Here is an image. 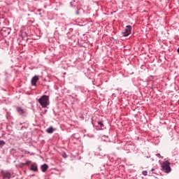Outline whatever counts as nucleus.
<instances>
[{
	"instance_id": "obj_1",
	"label": "nucleus",
	"mask_w": 179,
	"mask_h": 179,
	"mask_svg": "<svg viewBox=\"0 0 179 179\" xmlns=\"http://www.w3.org/2000/svg\"><path fill=\"white\" fill-rule=\"evenodd\" d=\"M40 106H41L42 108H47L48 106H50V96L48 95H43L38 100Z\"/></svg>"
},
{
	"instance_id": "obj_2",
	"label": "nucleus",
	"mask_w": 179,
	"mask_h": 179,
	"mask_svg": "<svg viewBox=\"0 0 179 179\" xmlns=\"http://www.w3.org/2000/svg\"><path fill=\"white\" fill-rule=\"evenodd\" d=\"M162 170L164 171V173H166V174H169L171 171V167L170 166V162L165 161L162 162Z\"/></svg>"
},
{
	"instance_id": "obj_3",
	"label": "nucleus",
	"mask_w": 179,
	"mask_h": 179,
	"mask_svg": "<svg viewBox=\"0 0 179 179\" xmlns=\"http://www.w3.org/2000/svg\"><path fill=\"white\" fill-rule=\"evenodd\" d=\"M131 33H132V26L127 25L126 26L124 31L122 32V34L123 37H128Z\"/></svg>"
},
{
	"instance_id": "obj_4",
	"label": "nucleus",
	"mask_w": 179,
	"mask_h": 179,
	"mask_svg": "<svg viewBox=\"0 0 179 179\" xmlns=\"http://www.w3.org/2000/svg\"><path fill=\"white\" fill-rule=\"evenodd\" d=\"M38 81V76H34L32 78H31V85L32 86H37V82Z\"/></svg>"
},
{
	"instance_id": "obj_5",
	"label": "nucleus",
	"mask_w": 179,
	"mask_h": 179,
	"mask_svg": "<svg viewBox=\"0 0 179 179\" xmlns=\"http://www.w3.org/2000/svg\"><path fill=\"white\" fill-rule=\"evenodd\" d=\"M17 112L18 113V114H20V115H23V114L26 113V111H24L22 107H19V106L17 107Z\"/></svg>"
},
{
	"instance_id": "obj_6",
	"label": "nucleus",
	"mask_w": 179,
	"mask_h": 179,
	"mask_svg": "<svg viewBox=\"0 0 179 179\" xmlns=\"http://www.w3.org/2000/svg\"><path fill=\"white\" fill-rule=\"evenodd\" d=\"M41 170L43 173H45L48 170V165L47 164L41 165Z\"/></svg>"
},
{
	"instance_id": "obj_7",
	"label": "nucleus",
	"mask_w": 179,
	"mask_h": 179,
	"mask_svg": "<svg viewBox=\"0 0 179 179\" xmlns=\"http://www.w3.org/2000/svg\"><path fill=\"white\" fill-rule=\"evenodd\" d=\"M3 178H10V173L9 172H2Z\"/></svg>"
},
{
	"instance_id": "obj_8",
	"label": "nucleus",
	"mask_w": 179,
	"mask_h": 179,
	"mask_svg": "<svg viewBox=\"0 0 179 179\" xmlns=\"http://www.w3.org/2000/svg\"><path fill=\"white\" fill-rule=\"evenodd\" d=\"M31 171H38V168L37 167L36 164H32L31 166Z\"/></svg>"
},
{
	"instance_id": "obj_9",
	"label": "nucleus",
	"mask_w": 179,
	"mask_h": 179,
	"mask_svg": "<svg viewBox=\"0 0 179 179\" xmlns=\"http://www.w3.org/2000/svg\"><path fill=\"white\" fill-rule=\"evenodd\" d=\"M46 132H48V134H52V132H54V129L52 127H50L46 129Z\"/></svg>"
},
{
	"instance_id": "obj_10",
	"label": "nucleus",
	"mask_w": 179,
	"mask_h": 179,
	"mask_svg": "<svg viewBox=\"0 0 179 179\" xmlns=\"http://www.w3.org/2000/svg\"><path fill=\"white\" fill-rule=\"evenodd\" d=\"M98 125H99L100 128H103L104 124L103 123V120L99 121Z\"/></svg>"
},
{
	"instance_id": "obj_11",
	"label": "nucleus",
	"mask_w": 179,
	"mask_h": 179,
	"mask_svg": "<svg viewBox=\"0 0 179 179\" xmlns=\"http://www.w3.org/2000/svg\"><path fill=\"white\" fill-rule=\"evenodd\" d=\"M20 167H24L26 166V163L20 162L19 164Z\"/></svg>"
},
{
	"instance_id": "obj_12",
	"label": "nucleus",
	"mask_w": 179,
	"mask_h": 179,
	"mask_svg": "<svg viewBox=\"0 0 179 179\" xmlns=\"http://www.w3.org/2000/svg\"><path fill=\"white\" fill-rule=\"evenodd\" d=\"M5 141H0V147H2V146H3V145H5Z\"/></svg>"
},
{
	"instance_id": "obj_13",
	"label": "nucleus",
	"mask_w": 179,
	"mask_h": 179,
	"mask_svg": "<svg viewBox=\"0 0 179 179\" xmlns=\"http://www.w3.org/2000/svg\"><path fill=\"white\" fill-rule=\"evenodd\" d=\"M31 164V161H27L25 162V166H30Z\"/></svg>"
},
{
	"instance_id": "obj_14",
	"label": "nucleus",
	"mask_w": 179,
	"mask_h": 179,
	"mask_svg": "<svg viewBox=\"0 0 179 179\" xmlns=\"http://www.w3.org/2000/svg\"><path fill=\"white\" fill-rule=\"evenodd\" d=\"M142 174H143V176H148V171H142Z\"/></svg>"
},
{
	"instance_id": "obj_15",
	"label": "nucleus",
	"mask_w": 179,
	"mask_h": 179,
	"mask_svg": "<svg viewBox=\"0 0 179 179\" xmlns=\"http://www.w3.org/2000/svg\"><path fill=\"white\" fill-rule=\"evenodd\" d=\"M156 156H157V157H159V159H160V158L163 159V157H162V155H161L159 153H157V154L156 155Z\"/></svg>"
},
{
	"instance_id": "obj_16",
	"label": "nucleus",
	"mask_w": 179,
	"mask_h": 179,
	"mask_svg": "<svg viewBox=\"0 0 179 179\" xmlns=\"http://www.w3.org/2000/svg\"><path fill=\"white\" fill-rule=\"evenodd\" d=\"M76 15H79V10H76Z\"/></svg>"
},
{
	"instance_id": "obj_17",
	"label": "nucleus",
	"mask_w": 179,
	"mask_h": 179,
	"mask_svg": "<svg viewBox=\"0 0 179 179\" xmlns=\"http://www.w3.org/2000/svg\"><path fill=\"white\" fill-rule=\"evenodd\" d=\"M151 171H155V169H151Z\"/></svg>"
},
{
	"instance_id": "obj_18",
	"label": "nucleus",
	"mask_w": 179,
	"mask_h": 179,
	"mask_svg": "<svg viewBox=\"0 0 179 179\" xmlns=\"http://www.w3.org/2000/svg\"><path fill=\"white\" fill-rule=\"evenodd\" d=\"M25 153H30V152L25 151Z\"/></svg>"
},
{
	"instance_id": "obj_19",
	"label": "nucleus",
	"mask_w": 179,
	"mask_h": 179,
	"mask_svg": "<svg viewBox=\"0 0 179 179\" xmlns=\"http://www.w3.org/2000/svg\"><path fill=\"white\" fill-rule=\"evenodd\" d=\"M178 54H179V48H178Z\"/></svg>"
},
{
	"instance_id": "obj_20",
	"label": "nucleus",
	"mask_w": 179,
	"mask_h": 179,
	"mask_svg": "<svg viewBox=\"0 0 179 179\" xmlns=\"http://www.w3.org/2000/svg\"><path fill=\"white\" fill-rule=\"evenodd\" d=\"M39 15H41V13H39Z\"/></svg>"
}]
</instances>
